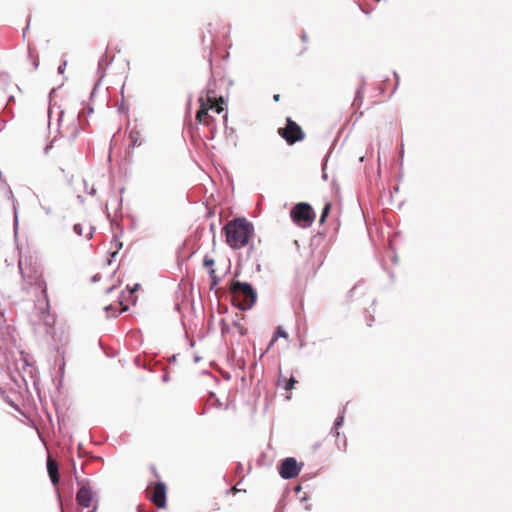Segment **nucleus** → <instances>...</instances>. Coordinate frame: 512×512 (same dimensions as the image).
<instances>
[{
  "mask_svg": "<svg viewBox=\"0 0 512 512\" xmlns=\"http://www.w3.org/2000/svg\"><path fill=\"white\" fill-rule=\"evenodd\" d=\"M19 270L22 276V288L30 291L35 288L40 294L47 293V284L43 276V270L40 263L31 256L20 258L18 262Z\"/></svg>",
  "mask_w": 512,
  "mask_h": 512,
  "instance_id": "f257e3e1",
  "label": "nucleus"
},
{
  "mask_svg": "<svg viewBox=\"0 0 512 512\" xmlns=\"http://www.w3.org/2000/svg\"><path fill=\"white\" fill-rule=\"evenodd\" d=\"M223 230L226 242L232 249L245 247L254 233L252 224L245 218H236L229 221Z\"/></svg>",
  "mask_w": 512,
  "mask_h": 512,
  "instance_id": "f03ea898",
  "label": "nucleus"
},
{
  "mask_svg": "<svg viewBox=\"0 0 512 512\" xmlns=\"http://www.w3.org/2000/svg\"><path fill=\"white\" fill-rule=\"evenodd\" d=\"M233 303L241 310L249 309L256 300V293L249 283L234 282L231 286Z\"/></svg>",
  "mask_w": 512,
  "mask_h": 512,
  "instance_id": "7ed1b4c3",
  "label": "nucleus"
},
{
  "mask_svg": "<svg viewBox=\"0 0 512 512\" xmlns=\"http://www.w3.org/2000/svg\"><path fill=\"white\" fill-rule=\"evenodd\" d=\"M290 217L297 225L306 227L310 226L315 218V213L312 207L306 203L301 202L296 204L290 211Z\"/></svg>",
  "mask_w": 512,
  "mask_h": 512,
  "instance_id": "20e7f679",
  "label": "nucleus"
},
{
  "mask_svg": "<svg viewBox=\"0 0 512 512\" xmlns=\"http://www.w3.org/2000/svg\"><path fill=\"white\" fill-rule=\"evenodd\" d=\"M278 134L289 145H293L305 138V133L302 128L289 117L286 119V126L278 129Z\"/></svg>",
  "mask_w": 512,
  "mask_h": 512,
  "instance_id": "39448f33",
  "label": "nucleus"
},
{
  "mask_svg": "<svg viewBox=\"0 0 512 512\" xmlns=\"http://www.w3.org/2000/svg\"><path fill=\"white\" fill-rule=\"evenodd\" d=\"M80 132V120L78 117H65L63 113L59 117V133L67 139L75 138Z\"/></svg>",
  "mask_w": 512,
  "mask_h": 512,
  "instance_id": "423d86ee",
  "label": "nucleus"
},
{
  "mask_svg": "<svg viewBox=\"0 0 512 512\" xmlns=\"http://www.w3.org/2000/svg\"><path fill=\"white\" fill-rule=\"evenodd\" d=\"M147 498L159 509L166 507V486L163 482L156 483L153 487H148Z\"/></svg>",
  "mask_w": 512,
  "mask_h": 512,
  "instance_id": "0eeeda50",
  "label": "nucleus"
},
{
  "mask_svg": "<svg viewBox=\"0 0 512 512\" xmlns=\"http://www.w3.org/2000/svg\"><path fill=\"white\" fill-rule=\"evenodd\" d=\"M36 309L38 311V318L41 322L48 326H51L54 323V318L50 313L48 293L41 294V299H38Z\"/></svg>",
  "mask_w": 512,
  "mask_h": 512,
  "instance_id": "6e6552de",
  "label": "nucleus"
},
{
  "mask_svg": "<svg viewBox=\"0 0 512 512\" xmlns=\"http://www.w3.org/2000/svg\"><path fill=\"white\" fill-rule=\"evenodd\" d=\"M300 472V467L295 458L289 457L283 460L280 466L279 474L284 479L296 477Z\"/></svg>",
  "mask_w": 512,
  "mask_h": 512,
  "instance_id": "1a4fd4ad",
  "label": "nucleus"
},
{
  "mask_svg": "<svg viewBox=\"0 0 512 512\" xmlns=\"http://www.w3.org/2000/svg\"><path fill=\"white\" fill-rule=\"evenodd\" d=\"M93 499V493L90 487L83 485L77 492L76 500L79 505L89 507Z\"/></svg>",
  "mask_w": 512,
  "mask_h": 512,
  "instance_id": "9d476101",
  "label": "nucleus"
},
{
  "mask_svg": "<svg viewBox=\"0 0 512 512\" xmlns=\"http://www.w3.org/2000/svg\"><path fill=\"white\" fill-rule=\"evenodd\" d=\"M200 109L196 113V120L198 123L209 125L212 117L209 115V107L208 103H206L204 98L199 99Z\"/></svg>",
  "mask_w": 512,
  "mask_h": 512,
  "instance_id": "9b49d317",
  "label": "nucleus"
},
{
  "mask_svg": "<svg viewBox=\"0 0 512 512\" xmlns=\"http://www.w3.org/2000/svg\"><path fill=\"white\" fill-rule=\"evenodd\" d=\"M203 266L208 270L209 276L211 278V289L218 285L220 278L215 273V260L214 258L205 255L203 259Z\"/></svg>",
  "mask_w": 512,
  "mask_h": 512,
  "instance_id": "f8f14e48",
  "label": "nucleus"
},
{
  "mask_svg": "<svg viewBox=\"0 0 512 512\" xmlns=\"http://www.w3.org/2000/svg\"><path fill=\"white\" fill-rule=\"evenodd\" d=\"M212 93L213 91L207 92L205 101L206 103H208L209 109H213L217 114H220L223 111L224 100L222 97L216 99L214 96L211 95Z\"/></svg>",
  "mask_w": 512,
  "mask_h": 512,
  "instance_id": "ddd939ff",
  "label": "nucleus"
},
{
  "mask_svg": "<svg viewBox=\"0 0 512 512\" xmlns=\"http://www.w3.org/2000/svg\"><path fill=\"white\" fill-rule=\"evenodd\" d=\"M47 470H48V474L51 479V482L54 485L58 484V482H59L58 464L51 457H48V459H47Z\"/></svg>",
  "mask_w": 512,
  "mask_h": 512,
  "instance_id": "4468645a",
  "label": "nucleus"
},
{
  "mask_svg": "<svg viewBox=\"0 0 512 512\" xmlns=\"http://www.w3.org/2000/svg\"><path fill=\"white\" fill-rule=\"evenodd\" d=\"M92 226L85 223V224H81V223H77L74 225V231L77 235L79 236H83L85 237L86 239H90L92 237Z\"/></svg>",
  "mask_w": 512,
  "mask_h": 512,
  "instance_id": "2eb2a0df",
  "label": "nucleus"
},
{
  "mask_svg": "<svg viewBox=\"0 0 512 512\" xmlns=\"http://www.w3.org/2000/svg\"><path fill=\"white\" fill-rule=\"evenodd\" d=\"M129 140L133 147L140 146L143 142L140 131L137 129H131L129 132Z\"/></svg>",
  "mask_w": 512,
  "mask_h": 512,
  "instance_id": "dca6fc26",
  "label": "nucleus"
},
{
  "mask_svg": "<svg viewBox=\"0 0 512 512\" xmlns=\"http://www.w3.org/2000/svg\"><path fill=\"white\" fill-rule=\"evenodd\" d=\"M295 383H297V381L294 377H291L289 379L280 378L278 381V385L282 386L286 391L292 390L294 388Z\"/></svg>",
  "mask_w": 512,
  "mask_h": 512,
  "instance_id": "f3484780",
  "label": "nucleus"
},
{
  "mask_svg": "<svg viewBox=\"0 0 512 512\" xmlns=\"http://www.w3.org/2000/svg\"><path fill=\"white\" fill-rule=\"evenodd\" d=\"M279 337H283L285 339L288 338V334L284 331V329L281 326H278L275 330L274 336L269 344V347H271Z\"/></svg>",
  "mask_w": 512,
  "mask_h": 512,
  "instance_id": "a211bd4d",
  "label": "nucleus"
},
{
  "mask_svg": "<svg viewBox=\"0 0 512 512\" xmlns=\"http://www.w3.org/2000/svg\"><path fill=\"white\" fill-rule=\"evenodd\" d=\"M330 210H331V203H326L323 210H322V214H321V217H320V224H323L327 218V216L329 215L330 213Z\"/></svg>",
  "mask_w": 512,
  "mask_h": 512,
  "instance_id": "6ab92c4d",
  "label": "nucleus"
},
{
  "mask_svg": "<svg viewBox=\"0 0 512 512\" xmlns=\"http://www.w3.org/2000/svg\"><path fill=\"white\" fill-rule=\"evenodd\" d=\"M233 326L239 332L240 335H245L246 334V329L240 323L234 322Z\"/></svg>",
  "mask_w": 512,
  "mask_h": 512,
  "instance_id": "aec40b11",
  "label": "nucleus"
},
{
  "mask_svg": "<svg viewBox=\"0 0 512 512\" xmlns=\"http://www.w3.org/2000/svg\"><path fill=\"white\" fill-rule=\"evenodd\" d=\"M344 421V417L343 416H339L336 421H335V429L337 430L343 423Z\"/></svg>",
  "mask_w": 512,
  "mask_h": 512,
  "instance_id": "412c9836",
  "label": "nucleus"
},
{
  "mask_svg": "<svg viewBox=\"0 0 512 512\" xmlns=\"http://www.w3.org/2000/svg\"><path fill=\"white\" fill-rule=\"evenodd\" d=\"M346 449H347V440H346V438L344 437V438H343V444H342V450H343V451H346Z\"/></svg>",
  "mask_w": 512,
  "mask_h": 512,
  "instance_id": "4be33fe9",
  "label": "nucleus"
},
{
  "mask_svg": "<svg viewBox=\"0 0 512 512\" xmlns=\"http://www.w3.org/2000/svg\"><path fill=\"white\" fill-rule=\"evenodd\" d=\"M152 473L156 478H159V474L154 466L151 467Z\"/></svg>",
  "mask_w": 512,
  "mask_h": 512,
  "instance_id": "5701e85b",
  "label": "nucleus"
},
{
  "mask_svg": "<svg viewBox=\"0 0 512 512\" xmlns=\"http://www.w3.org/2000/svg\"><path fill=\"white\" fill-rule=\"evenodd\" d=\"M273 99H274V101H276V102H277V101H279V100H280V95H279V94H275V95L273 96Z\"/></svg>",
  "mask_w": 512,
  "mask_h": 512,
  "instance_id": "b1692460",
  "label": "nucleus"
},
{
  "mask_svg": "<svg viewBox=\"0 0 512 512\" xmlns=\"http://www.w3.org/2000/svg\"><path fill=\"white\" fill-rule=\"evenodd\" d=\"M105 309L108 311V310L112 309V306H106Z\"/></svg>",
  "mask_w": 512,
  "mask_h": 512,
  "instance_id": "393cba45",
  "label": "nucleus"
},
{
  "mask_svg": "<svg viewBox=\"0 0 512 512\" xmlns=\"http://www.w3.org/2000/svg\"><path fill=\"white\" fill-rule=\"evenodd\" d=\"M340 436V433L338 431H336V437L339 438Z\"/></svg>",
  "mask_w": 512,
  "mask_h": 512,
  "instance_id": "a878e982",
  "label": "nucleus"
},
{
  "mask_svg": "<svg viewBox=\"0 0 512 512\" xmlns=\"http://www.w3.org/2000/svg\"><path fill=\"white\" fill-rule=\"evenodd\" d=\"M95 510H96V509L94 508V509H93L92 511H90V512H95Z\"/></svg>",
  "mask_w": 512,
  "mask_h": 512,
  "instance_id": "bb28decb",
  "label": "nucleus"
}]
</instances>
